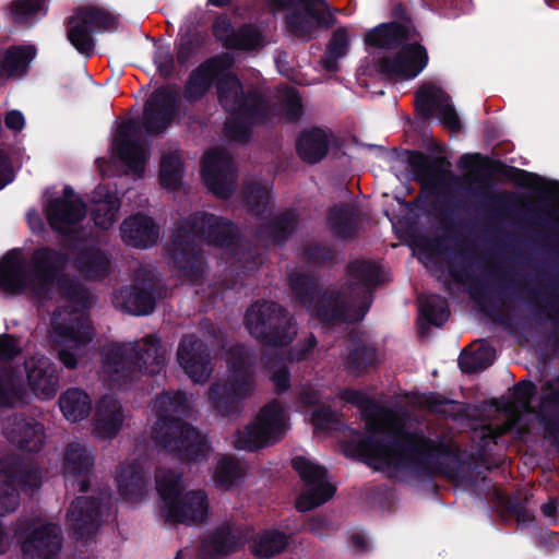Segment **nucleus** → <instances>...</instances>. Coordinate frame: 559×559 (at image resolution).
Here are the masks:
<instances>
[{
    "instance_id": "obj_1",
    "label": "nucleus",
    "mask_w": 559,
    "mask_h": 559,
    "mask_svg": "<svg viewBox=\"0 0 559 559\" xmlns=\"http://www.w3.org/2000/svg\"><path fill=\"white\" fill-rule=\"evenodd\" d=\"M235 58L222 52L207 58L194 68L185 84L183 97L193 104L201 100L215 85L217 102L229 116L225 124L227 135L237 142L250 141L254 127L266 126L276 116V105L257 88H243L238 75L230 71Z\"/></svg>"
},
{
    "instance_id": "obj_2",
    "label": "nucleus",
    "mask_w": 559,
    "mask_h": 559,
    "mask_svg": "<svg viewBox=\"0 0 559 559\" xmlns=\"http://www.w3.org/2000/svg\"><path fill=\"white\" fill-rule=\"evenodd\" d=\"M365 429L369 435L346 442V451L355 457L406 469L418 478L451 476L455 468L450 463L457 465L461 462V449L454 442L436 441L404 427L390 431L388 438H376L373 433L379 427L371 418H366Z\"/></svg>"
},
{
    "instance_id": "obj_3",
    "label": "nucleus",
    "mask_w": 559,
    "mask_h": 559,
    "mask_svg": "<svg viewBox=\"0 0 559 559\" xmlns=\"http://www.w3.org/2000/svg\"><path fill=\"white\" fill-rule=\"evenodd\" d=\"M346 292L322 289L310 310L323 325L336 326L361 320L370 309L380 284V266L370 260H354L346 267Z\"/></svg>"
},
{
    "instance_id": "obj_4",
    "label": "nucleus",
    "mask_w": 559,
    "mask_h": 559,
    "mask_svg": "<svg viewBox=\"0 0 559 559\" xmlns=\"http://www.w3.org/2000/svg\"><path fill=\"white\" fill-rule=\"evenodd\" d=\"M197 239L228 248L240 240V231L234 222L213 213L201 211L189 215L171 236L168 250L174 266L191 282L203 277L201 250Z\"/></svg>"
},
{
    "instance_id": "obj_5",
    "label": "nucleus",
    "mask_w": 559,
    "mask_h": 559,
    "mask_svg": "<svg viewBox=\"0 0 559 559\" xmlns=\"http://www.w3.org/2000/svg\"><path fill=\"white\" fill-rule=\"evenodd\" d=\"M67 263V253L49 246L36 249L29 260L22 255L21 249H11L0 259V293L7 297L28 293L44 300Z\"/></svg>"
},
{
    "instance_id": "obj_6",
    "label": "nucleus",
    "mask_w": 559,
    "mask_h": 559,
    "mask_svg": "<svg viewBox=\"0 0 559 559\" xmlns=\"http://www.w3.org/2000/svg\"><path fill=\"white\" fill-rule=\"evenodd\" d=\"M157 420L152 436L158 447L182 462L205 459L211 450L207 439L195 427L185 423L191 407L182 391H164L154 401Z\"/></svg>"
},
{
    "instance_id": "obj_7",
    "label": "nucleus",
    "mask_w": 559,
    "mask_h": 559,
    "mask_svg": "<svg viewBox=\"0 0 559 559\" xmlns=\"http://www.w3.org/2000/svg\"><path fill=\"white\" fill-rule=\"evenodd\" d=\"M226 355L230 374L223 381L216 380L210 384L207 400L222 417L239 416L243 402L254 391L257 354L249 346L237 343L227 349Z\"/></svg>"
},
{
    "instance_id": "obj_8",
    "label": "nucleus",
    "mask_w": 559,
    "mask_h": 559,
    "mask_svg": "<svg viewBox=\"0 0 559 559\" xmlns=\"http://www.w3.org/2000/svg\"><path fill=\"white\" fill-rule=\"evenodd\" d=\"M164 366L165 349L155 335L134 344H116L104 352L103 372L114 388L131 383L141 374H158Z\"/></svg>"
},
{
    "instance_id": "obj_9",
    "label": "nucleus",
    "mask_w": 559,
    "mask_h": 559,
    "mask_svg": "<svg viewBox=\"0 0 559 559\" xmlns=\"http://www.w3.org/2000/svg\"><path fill=\"white\" fill-rule=\"evenodd\" d=\"M245 325L252 337L267 347H285L297 335L289 311L276 301L257 300L246 311Z\"/></svg>"
},
{
    "instance_id": "obj_10",
    "label": "nucleus",
    "mask_w": 559,
    "mask_h": 559,
    "mask_svg": "<svg viewBox=\"0 0 559 559\" xmlns=\"http://www.w3.org/2000/svg\"><path fill=\"white\" fill-rule=\"evenodd\" d=\"M52 287H56L61 297L73 306V311L67 317H53L55 333L76 347L86 346L93 338L92 328L83 313L93 306L90 292L82 283L61 272L56 276Z\"/></svg>"
},
{
    "instance_id": "obj_11",
    "label": "nucleus",
    "mask_w": 559,
    "mask_h": 559,
    "mask_svg": "<svg viewBox=\"0 0 559 559\" xmlns=\"http://www.w3.org/2000/svg\"><path fill=\"white\" fill-rule=\"evenodd\" d=\"M278 10H290L285 15L287 31L302 40H310L318 29H329L335 22L325 0H271Z\"/></svg>"
},
{
    "instance_id": "obj_12",
    "label": "nucleus",
    "mask_w": 559,
    "mask_h": 559,
    "mask_svg": "<svg viewBox=\"0 0 559 559\" xmlns=\"http://www.w3.org/2000/svg\"><path fill=\"white\" fill-rule=\"evenodd\" d=\"M284 433L283 408L273 400L260 409L255 421L238 431L235 447L238 450L257 451L280 441Z\"/></svg>"
},
{
    "instance_id": "obj_13",
    "label": "nucleus",
    "mask_w": 559,
    "mask_h": 559,
    "mask_svg": "<svg viewBox=\"0 0 559 559\" xmlns=\"http://www.w3.org/2000/svg\"><path fill=\"white\" fill-rule=\"evenodd\" d=\"M165 295L162 281L150 270H139L132 283L120 288L116 299L120 307L132 316H148L156 308L157 299Z\"/></svg>"
},
{
    "instance_id": "obj_14",
    "label": "nucleus",
    "mask_w": 559,
    "mask_h": 559,
    "mask_svg": "<svg viewBox=\"0 0 559 559\" xmlns=\"http://www.w3.org/2000/svg\"><path fill=\"white\" fill-rule=\"evenodd\" d=\"M292 467L305 483L306 489L297 497L295 507L299 512H307L328 502L336 488L326 481L325 467L297 455L292 459Z\"/></svg>"
},
{
    "instance_id": "obj_15",
    "label": "nucleus",
    "mask_w": 559,
    "mask_h": 559,
    "mask_svg": "<svg viewBox=\"0 0 559 559\" xmlns=\"http://www.w3.org/2000/svg\"><path fill=\"white\" fill-rule=\"evenodd\" d=\"M180 109L179 92L169 85L155 88L146 99L142 127L150 135L164 133L176 119Z\"/></svg>"
},
{
    "instance_id": "obj_16",
    "label": "nucleus",
    "mask_w": 559,
    "mask_h": 559,
    "mask_svg": "<svg viewBox=\"0 0 559 559\" xmlns=\"http://www.w3.org/2000/svg\"><path fill=\"white\" fill-rule=\"evenodd\" d=\"M110 507V495L106 491H100L97 496L75 498L69 510L75 538L80 540L92 537Z\"/></svg>"
},
{
    "instance_id": "obj_17",
    "label": "nucleus",
    "mask_w": 559,
    "mask_h": 559,
    "mask_svg": "<svg viewBox=\"0 0 559 559\" xmlns=\"http://www.w3.org/2000/svg\"><path fill=\"white\" fill-rule=\"evenodd\" d=\"M428 52L417 41L404 44L393 57L379 58L376 70L386 79L412 80L428 64Z\"/></svg>"
},
{
    "instance_id": "obj_18",
    "label": "nucleus",
    "mask_w": 559,
    "mask_h": 559,
    "mask_svg": "<svg viewBox=\"0 0 559 559\" xmlns=\"http://www.w3.org/2000/svg\"><path fill=\"white\" fill-rule=\"evenodd\" d=\"M177 360L194 383H205L214 371L211 348L194 334H186L180 338Z\"/></svg>"
},
{
    "instance_id": "obj_19",
    "label": "nucleus",
    "mask_w": 559,
    "mask_h": 559,
    "mask_svg": "<svg viewBox=\"0 0 559 559\" xmlns=\"http://www.w3.org/2000/svg\"><path fill=\"white\" fill-rule=\"evenodd\" d=\"M450 100L451 97L441 87L423 85L415 94V111L421 120H428L437 115L448 129L457 132L462 123Z\"/></svg>"
},
{
    "instance_id": "obj_20",
    "label": "nucleus",
    "mask_w": 559,
    "mask_h": 559,
    "mask_svg": "<svg viewBox=\"0 0 559 559\" xmlns=\"http://www.w3.org/2000/svg\"><path fill=\"white\" fill-rule=\"evenodd\" d=\"M202 178L214 195L228 199L234 192V170L227 153L221 150L206 152L202 159Z\"/></svg>"
},
{
    "instance_id": "obj_21",
    "label": "nucleus",
    "mask_w": 559,
    "mask_h": 559,
    "mask_svg": "<svg viewBox=\"0 0 559 559\" xmlns=\"http://www.w3.org/2000/svg\"><path fill=\"white\" fill-rule=\"evenodd\" d=\"M406 162L415 181L431 188L447 186L459 188L461 180L451 171L443 169L445 163L443 157H433L420 151H406Z\"/></svg>"
},
{
    "instance_id": "obj_22",
    "label": "nucleus",
    "mask_w": 559,
    "mask_h": 559,
    "mask_svg": "<svg viewBox=\"0 0 559 559\" xmlns=\"http://www.w3.org/2000/svg\"><path fill=\"white\" fill-rule=\"evenodd\" d=\"M448 271L451 278L457 284L466 285L471 282L469 294L472 298L495 323L506 326L511 325L512 317L498 309L497 305L490 299L488 286L477 280L466 265L450 261Z\"/></svg>"
},
{
    "instance_id": "obj_23",
    "label": "nucleus",
    "mask_w": 559,
    "mask_h": 559,
    "mask_svg": "<svg viewBox=\"0 0 559 559\" xmlns=\"http://www.w3.org/2000/svg\"><path fill=\"white\" fill-rule=\"evenodd\" d=\"M62 540L61 530L57 524L44 523L35 526L22 543L23 559H56Z\"/></svg>"
},
{
    "instance_id": "obj_24",
    "label": "nucleus",
    "mask_w": 559,
    "mask_h": 559,
    "mask_svg": "<svg viewBox=\"0 0 559 559\" xmlns=\"http://www.w3.org/2000/svg\"><path fill=\"white\" fill-rule=\"evenodd\" d=\"M247 533L242 525L225 521L209 532L202 540V547L214 556L227 557L245 547Z\"/></svg>"
},
{
    "instance_id": "obj_25",
    "label": "nucleus",
    "mask_w": 559,
    "mask_h": 559,
    "mask_svg": "<svg viewBox=\"0 0 559 559\" xmlns=\"http://www.w3.org/2000/svg\"><path fill=\"white\" fill-rule=\"evenodd\" d=\"M140 132V126L135 120L123 122L115 145L118 157L136 175L143 174L146 163L144 148L139 141Z\"/></svg>"
},
{
    "instance_id": "obj_26",
    "label": "nucleus",
    "mask_w": 559,
    "mask_h": 559,
    "mask_svg": "<svg viewBox=\"0 0 559 559\" xmlns=\"http://www.w3.org/2000/svg\"><path fill=\"white\" fill-rule=\"evenodd\" d=\"M209 499L203 490H190L171 503L165 519L173 524H200L207 519Z\"/></svg>"
},
{
    "instance_id": "obj_27",
    "label": "nucleus",
    "mask_w": 559,
    "mask_h": 559,
    "mask_svg": "<svg viewBox=\"0 0 559 559\" xmlns=\"http://www.w3.org/2000/svg\"><path fill=\"white\" fill-rule=\"evenodd\" d=\"M0 473L24 492L34 491L41 486L40 468L33 461L17 454H8L0 460Z\"/></svg>"
},
{
    "instance_id": "obj_28",
    "label": "nucleus",
    "mask_w": 559,
    "mask_h": 559,
    "mask_svg": "<svg viewBox=\"0 0 559 559\" xmlns=\"http://www.w3.org/2000/svg\"><path fill=\"white\" fill-rule=\"evenodd\" d=\"M536 419L542 426L545 438L549 441L559 440V377L548 380L542 385Z\"/></svg>"
},
{
    "instance_id": "obj_29",
    "label": "nucleus",
    "mask_w": 559,
    "mask_h": 559,
    "mask_svg": "<svg viewBox=\"0 0 559 559\" xmlns=\"http://www.w3.org/2000/svg\"><path fill=\"white\" fill-rule=\"evenodd\" d=\"M419 33L414 24L400 22L381 23L365 35V44L370 47L394 50L407 40H416Z\"/></svg>"
},
{
    "instance_id": "obj_30",
    "label": "nucleus",
    "mask_w": 559,
    "mask_h": 559,
    "mask_svg": "<svg viewBox=\"0 0 559 559\" xmlns=\"http://www.w3.org/2000/svg\"><path fill=\"white\" fill-rule=\"evenodd\" d=\"M326 228L335 239L353 241L360 233V211L353 203L332 205L326 214Z\"/></svg>"
},
{
    "instance_id": "obj_31",
    "label": "nucleus",
    "mask_w": 559,
    "mask_h": 559,
    "mask_svg": "<svg viewBox=\"0 0 559 559\" xmlns=\"http://www.w3.org/2000/svg\"><path fill=\"white\" fill-rule=\"evenodd\" d=\"M331 138L332 132L322 127L314 126L301 130L295 143L298 157L309 165L319 164L330 152Z\"/></svg>"
},
{
    "instance_id": "obj_32",
    "label": "nucleus",
    "mask_w": 559,
    "mask_h": 559,
    "mask_svg": "<svg viewBox=\"0 0 559 559\" xmlns=\"http://www.w3.org/2000/svg\"><path fill=\"white\" fill-rule=\"evenodd\" d=\"M120 234L127 246L146 249L157 243L159 226L148 215L136 213L122 222Z\"/></svg>"
},
{
    "instance_id": "obj_33",
    "label": "nucleus",
    "mask_w": 559,
    "mask_h": 559,
    "mask_svg": "<svg viewBox=\"0 0 559 559\" xmlns=\"http://www.w3.org/2000/svg\"><path fill=\"white\" fill-rule=\"evenodd\" d=\"M299 219L294 210L275 215L255 229L254 236L266 246L284 247L298 228Z\"/></svg>"
},
{
    "instance_id": "obj_34",
    "label": "nucleus",
    "mask_w": 559,
    "mask_h": 559,
    "mask_svg": "<svg viewBox=\"0 0 559 559\" xmlns=\"http://www.w3.org/2000/svg\"><path fill=\"white\" fill-rule=\"evenodd\" d=\"M45 216L50 228L61 235L67 228L76 225L86 215V205L82 199L74 202H66L63 199H50L45 204Z\"/></svg>"
},
{
    "instance_id": "obj_35",
    "label": "nucleus",
    "mask_w": 559,
    "mask_h": 559,
    "mask_svg": "<svg viewBox=\"0 0 559 559\" xmlns=\"http://www.w3.org/2000/svg\"><path fill=\"white\" fill-rule=\"evenodd\" d=\"M26 378L33 393L43 400L52 399L59 389L57 367L48 359H37L25 365Z\"/></svg>"
},
{
    "instance_id": "obj_36",
    "label": "nucleus",
    "mask_w": 559,
    "mask_h": 559,
    "mask_svg": "<svg viewBox=\"0 0 559 559\" xmlns=\"http://www.w3.org/2000/svg\"><path fill=\"white\" fill-rule=\"evenodd\" d=\"M95 465V455L86 445L80 442H70L64 452L63 469L69 476H80L79 491L86 492L90 489V475Z\"/></svg>"
},
{
    "instance_id": "obj_37",
    "label": "nucleus",
    "mask_w": 559,
    "mask_h": 559,
    "mask_svg": "<svg viewBox=\"0 0 559 559\" xmlns=\"http://www.w3.org/2000/svg\"><path fill=\"white\" fill-rule=\"evenodd\" d=\"M75 270L87 281H102L110 273V257L95 245L80 248L73 261Z\"/></svg>"
},
{
    "instance_id": "obj_38",
    "label": "nucleus",
    "mask_w": 559,
    "mask_h": 559,
    "mask_svg": "<svg viewBox=\"0 0 559 559\" xmlns=\"http://www.w3.org/2000/svg\"><path fill=\"white\" fill-rule=\"evenodd\" d=\"M44 425L33 417L16 416L9 433V440L19 449L39 452L45 443Z\"/></svg>"
},
{
    "instance_id": "obj_39",
    "label": "nucleus",
    "mask_w": 559,
    "mask_h": 559,
    "mask_svg": "<svg viewBox=\"0 0 559 559\" xmlns=\"http://www.w3.org/2000/svg\"><path fill=\"white\" fill-rule=\"evenodd\" d=\"M378 365L377 348L361 340H352L344 359L345 371L353 377L368 373Z\"/></svg>"
},
{
    "instance_id": "obj_40",
    "label": "nucleus",
    "mask_w": 559,
    "mask_h": 559,
    "mask_svg": "<svg viewBox=\"0 0 559 559\" xmlns=\"http://www.w3.org/2000/svg\"><path fill=\"white\" fill-rule=\"evenodd\" d=\"M92 215L96 226L108 229L116 222L120 209L119 198L106 187L98 186L93 192Z\"/></svg>"
},
{
    "instance_id": "obj_41",
    "label": "nucleus",
    "mask_w": 559,
    "mask_h": 559,
    "mask_svg": "<svg viewBox=\"0 0 559 559\" xmlns=\"http://www.w3.org/2000/svg\"><path fill=\"white\" fill-rule=\"evenodd\" d=\"M122 421V408L116 400L103 397L97 403L95 428L99 436L114 438L120 431Z\"/></svg>"
},
{
    "instance_id": "obj_42",
    "label": "nucleus",
    "mask_w": 559,
    "mask_h": 559,
    "mask_svg": "<svg viewBox=\"0 0 559 559\" xmlns=\"http://www.w3.org/2000/svg\"><path fill=\"white\" fill-rule=\"evenodd\" d=\"M117 483L120 495L128 501H138L144 493L146 480L144 469L139 464H129L121 467L117 475Z\"/></svg>"
},
{
    "instance_id": "obj_43",
    "label": "nucleus",
    "mask_w": 559,
    "mask_h": 559,
    "mask_svg": "<svg viewBox=\"0 0 559 559\" xmlns=\"http://www.w3.org/2000/svg\"><path fill=\"white\" fill-rule=\"evenodd\" d=\"M59 406L63 416L73 423L85 419L92 411L90 395L79 388H71L59 397Z\"/></svg>"
},
{
    "instance_id": "obj_44",
    "label": "nucleus",
    "mask_w": 559,
    "mask_h": 559,
    "mask_svg": "<svg viewBox=\"0 0 559 559\" xmlns=\"http://www.w3.org/2000/svg\"><path fill=\"white\" fill-rule=\"evenodd\" d=\"M27 390L11 368L0 367V408H12L25 403Z\"/></svg>"
},
{
    "instance_id": "obj_45",
    "label": "nucleus",
    "mask_w": 559,
    "mask_h": 559,
    "mask_svg": "<svg viewBox=\"0 0 559 559\" xmlns=\"http://www.w3.org/2000/svg\"><path fill=\"white\" fill-rule=\"evenodd\" d=\"M78 20L87 25L93 33L110 32L118 27V20L109 11L94 5L79 7L75 11Z\"/></svg>"
},
{
    "instance_id": "obj_46",
    "label": "nucleus",
    "mask_w": 559,
    "mask_h": 559,
    "mask_svg": "<svg viewBox=\"0 0 559 559\" xmlns=\"http://www.w3.org/2000/svg\"><path fill=\"white\" fill-rule=\"evenodd\" d=\"M289 286L295 300L311 310L317 296L321 292L318 289L319 286L314 276L294 272L289 275Z\"/></svg>"
},
{
    "instance_id": "obj_47",
    "label": "nucleus",
    "mask_w": 559,
    "mask_h": 559,
    "mask_svg": "<svg viewBox=\"0 0 559 559\" xmlns=\"http://www.w3.org/2000/svg\"><path fill=\"white\" fill-rule=\"evenodd\" d=\"M35 56L36 48L32 45L11 46L7 48L2 56L7 75H25Z\"/></svg>"
},
{
    "instance_id": "obj_48",
    "label": "nucleus",
    "mask_w": 559,
    "mask_h": 559,
    "mask_svg": "<svg viewBox=\"0 0 559 559\" xmlns=\"http://www.w3.org/2000/svg\"><path fill=\"white\" fill-rule=\"evenodd\" d=\"M287 546V537L278 531H264L251 545V552L258 558H271L278 555Z\"/></svg>"
},
{
    "instance_id": "obj_49",
    "label": "nucleus",
    "mask_w": 559,
    "mask_h": 559,
    "mask_svg": "<svg viewBox=\"0 0 559 559\" xmlns=\"http://www.w3.org/2000/svg\"><path fill=\"white\" fill-rule=\"evenodd\" d=\"M67 36L71 45L82 55L87 57L94 52V38L92 29L76 16H70L67 22Z\"/></svg>"
},
{
    "instance_id": "obj_50",
    "label": "nucleus",
    "mask_w": 559,
    "mask_h": 559,
    "mask_svg": "<svg viewBox=\"0 0 559 559\" xmlns=\"http://www.w3.org/2000/svg\"><path fill=\"white\" fill-rule=\"evenodd\" d=\"M156 488L164 502L162 512L165 516L166 512L171 509V503L182 496L181 475L174 471H167L162 477H157Z\"/></svg>"
},
{
    "instance_id": "obj_51",
    "label": "nucleus",
    "mask_w": 559,
    "mask_h": 559,
    "mask_svg": "<svg viewBox=\"0 0 559 559\" xmlns=\"http://www.w3.org/2000/svg\"><path fill=\"white\" fill-rule=\"evenodd\" d=\"M183 166L178 155L170 153L162 157L159 181L162 187L176 191L182 182Z\"/></svg>"
},
{
    "instance_id": "obj_52",
    "label": "nucleus",
    "mask_w": 559,
    "mask_h": 559,
    "mask_svg": "<svg viewBox=\"0 0 559 559\" xmlns=\"http://www.w3.org/2000/svg\"><path fill=\"white\" fill-rule=\"evenodd\" d=\"M266 99L272 105H276V116H274L266 124L273 122L276 118L282 115L289 122H297L301 119L304 115V105L300 93L294 88L289 87L282 98L281 103H272L267 97Z\"/></svg>"
},
{
    "instance_id": "obj_53",
    "label": "nucleus",
    "mask_w": 559,
    "mask_h": 559,
    "mask_svg": "<svg viewBox=\"0 0 559 559\" xmlns=\"http://www.w3.org/2000/svg\"><path fill=\"white\" fill-rule=\"evenodd\" d=\"M263 37L261 33L251 24H243L235 29L231 38L226 45V49L251 51L261 47Z\"/></svg>"
},
{
    "instance_id": "obj_54",
    "label": "nucleus",
    "mask_w": 559,
    "mask_h": 559,
    "mask_svg": "<svg viewBox=\"0 0 559 559\" xmlns=\"http://www.w3.org/2000/svg\"><path fill=\"white\" fill-rule=\"evenodd\" d=\"M424 319L433 326H442L450 318V308L445 298L439 295H431L421 305Z\"/></svg>"
},
{
    "instance_id": "obj_55",
    "label": "nucleus",
    "mask_w": 559,
    "mask_h": 559,
    "mask_svg": "<svg viewBox=\"0 0 559 559\" xmlns=\"http://www.w3.org/2000/svg\"><path fill=\"white\" fill-rule=\"evenodd\" d=\"M495 357L493 348H480L479 352L467 353L463 350L459 358V367L463 373L472 374L488 368Z\"/></svg>"
},
{
    "instance_id": "obj_56",
    "label": "nucleus",
    "mask_w": 559,
    "mask_h": 559,
    "mask_svg": "<svg viewBox=\"0 0 559 559\" xmlns=\"http://www.w3.org/2000/svg\"><path fill=\"white\" fill-rule=\"evenodd\" d=\"M243 198L249 211L255 215H262L270 202L269 189L259 182H248L243 186Z\"/></svg>"
},
{
    "instance_id": "obj_57",
    "label": "nucleus",
    "mask_w": 559,
    "mask_h": 559,
    "mask_svg": "<svg viewBox=\"0 0 559 559\" xmlns=\"http://www.w3.org/2000/svg\"><path fill=\"white\" fill-rule=\"evenodd\" d=\"M45 0H13L10 3V14L15 24L23 25L33 22L44 11Z\"/></svg>"
},
{
    "instance_id": "obj_58",
    "label": "nucleus",
    "mask_w": 559,
    "mask_h": 559,
    "mask_svg": "<svg viewBox=\"0 0 559 559\" xmlns=\"http://www.w3.org/2000/svg\"><path fill=\"white\" fill-rule=\"evenodd\" d=\"M476 194L490 203L492 217H508L515 211L516 198L513 194L493 193L487 190H478Z\"/></svg>"
},
{
    "instance_id": "obj_59",
    "label": "nucleus",
    "mask_w": 559,
    "mask_h": 559,
    "mask_svg": "<svg viewBox=\"0 0 559 559\" xmlns=\"http://www.w3.org/2000/svg\"><path fill=\"white\" fill-rule=\"evenodd\" d=\"M242 477V469L233 457H222L216 466L213 479L218 488H230L238 478Z\"/></svg>"
},
{
    "instance_id": "obj_60",
    "label": "nucleus",
    "mask_w": 559,
    "mask_h": 559,
    "mask_svg": "<svg viewBox=\"0 0 559 559\" xmlns=\"http://www.w3.org/2000/svg\"><path fill=\"white\" fill-rule=\"evenodd\" d=\"M304 258L314 267L332 265L336 260V252L330 246L312 243L304 248Z\"/></svg>"
},
{
    "instance_id": "obj_61",
    "label": "nucleus",
    "mask_w": 559,
    "mask_h": 559,
    "mask_svg": "<svg viewBox=\"0 0 559 559\" xmlns=\"http://www.w3.org/2000/svg\"><path fill=\"white\" fill-rule=\"evenodd\" d=\"M500 502L503 509L513 515L519 523H528L534 520V515L526 509V498L511 495L502 497Z\"/></svg>"
},
{
    "instance_id": "obj_62",
    "label": "nucleus",
    "mask_w": 559,
    "mask_h": 559,
    "mask_svg": "<svg viewBox=\"0 0 559 559\" xmlns=\"http://www.w3.org/2000/svg\"><path fill=\"white\" fill-rule=\"evenodd\" d=\"M23 353L20 337L11 333L0 334V362L9 364Z\"/></svg>"
},
{
    "instance_id": "obj_63",
    "label": "nucleus",
    "mask_w": 559,
    "mask_h": 559,
    "mask_svg": "<svg viewBox=\"0 0 559 559\" xmlns=\"http://www.w3.org/2000/svg\"><path fill=\"white\" fill-rule=\"evenodd\" d=\"M514 399L519 406L527 413H532V400L537 393L536 384L531 380H521L513 388Z\"/></svg>"
},
{
    "instance_id": "obj_64",
    "label": "nucleus",
    "mask_w": 559,
    "mask_h": 559,
    "mask_svg": "<svg viewBox=\"0 0 559 559\" xmlns=\"http://www.w3.org/2000/svg\"><path fill=\"white\" fill-rule=\"evenodd\" d=\"M460 209H462L461 202H454L448 198L437 207V219L444 230L449 231L453 226L459 225L455 216L456 211Z\"/></svg>"
}]
</instances>
